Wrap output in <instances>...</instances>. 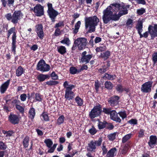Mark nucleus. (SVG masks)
Returning a JSON list of instances; mask_svg holds the SVG:
<instances>
[{"instance_id": "nucleus-1", "label": "nucleus", "mask_w": 157, "mask_h": 157, "mask_svg": "<svg viewBox=\"0 0 157 157\" xmlns=\"http://www.w3.org/2000/svg\"><path fill=\"white\" fill-rule=\"evenodd\" d=\"M119 5L114 3L109 6L103 12V20L105 24L108 23L110 20L117 21L119 17L116 16V11L118 10Z\"/></svg>"}, {"instance_id": "nucleus-2", "label": "nucleus", "mask_w": 157, "mask_h": 157, "mask_svg": "<svg viewBox=\"0 0 157 157\" xmlns=\"http://www.w3.org/2000/svg\"><path fill=\"white\" fill-rule=\"evenodd\" d=\"M85 26L86 29L89 28L88 32L91 33L95 31L99 20L96 16L87 17L85 18Z\"/></svg>"}, {"instance_id": "nucleus-3", "label": "nucleus", "mask_w": 157, "mask_h": 157, "mask_svg": "<svg viewBox=\"0 0 157 157\" xmlns=\"http://www.w3.org/2000/svg\"><path fill=\"white\" fill-rule=\"evenodd\" d=\"M69 82L65 81L63 84L64 88L65 89L64 98L67 100H70L73 99L75 94L72 91V89L75 87V86L73 84H69Z\"/></svg>"}, {"instance_id": "nucleus-4", "label": "nucleus", "mask_w": 157, "mask_h": 157, "mask_svg": "<svg viewBox=\"0 0 157 157\" xmlns=\"http://www.w3.org/2000/svg\"><path fill=\"white\" fill-rule=\"evenodd\" d=\"M22 16L23 14L20 11H15L12 15L10 13H7L5 15L8 20L11 21L14 24L17 23L18 20L22 18Z\"/></svg>"}, {"instance_id": "nucleus-5", "label": "nucleus", "mask_w": 157, "mask_h": 157, "mask_svg": "<svg viewBox=\"0 0 157 157\" xmlns=\"http://www.w3.org/2000/svg\"><path fill=\"white\" fill-rule=\"evenodd\" d=\"M102 112V106L100 104L94 106L93 109L89 112V117L93 119L95 117L100 116Z\"/></svg>"}, {"instance_id": "nucleus-6", "label": "nucleus", "mask_w": 157, "mask_h": 157, "mask_svg": "<svg viewBox=\"0 0 157 157\" xmlns=\"http://www.w3.org/2000/svg\"><path fill=\"white\" fill-rule=\"evenodd\" d=\"M102 142V139L99 137L98 140H91L88 144L87 147V151L90 152H94L97 148V146H100Z\"/></svg>"}, {"instance_id": "nucleus-7", "label": "nucleus", "mask_w": 157, "mask_h": 157, "mask_svg": "<svg viewBox=\"0 0 157 157\" xmlns=\"http://www.w3.org/2000/svg\"><path fill=\"white\" fill-rule=\"evenodd\" d=\"M87 42V40H75L71 50H75L78 47L79 50H82L86 45Z\"/></svg>"}, {"instance_id": "nucleus-8", "label": "nucleus", "mask_w": 157, "mask_h": 157, "mask_svg": "<svg viewBox=\"0 0 157 157\" xmlns=\"http://www.w3.org/2000/svg\"><path fill=\"white\" fill-rule=\"evenodd\" d=\"M119 5L118 7V10L116 11V13L119 12L118 14L116 13V16L119 17V19L120 17L128 13V8H129L128 6H125L123 4H120L117 3Z\"/></svg>"}, {"instance_id": "nucleus-9", "label": "nucleus", "mask_w": 157, "mask_h": 157, "mask_svg": "<svg viewBox=\"0 0 157 157\" xmlns=\"http://www.w3.org/2000/svg\"><path fill=\"white\" fill-rule=\"evenodd\" d=\"M153 82L148 81L145 82L141 86V91L143 93H149L151 92Z\"/></svg>"}, {"instance_id": "nucleus-10", "label": "nucleus", "mask_w": 157, "mask_h": 157, "mask_svg": "<svg viewBox=\"0 0 157 157\" xmlns=\"http://www.w3.org/2000/svg\"><path fill=\"white\" fill-rule=\"evenodd\" d=\"M48 12L50 17L52 21H54L55 18L58 14V12L55 11L52 7V4L51 3L48 4Z\"/></svg>"}, {"instance_id": "nucleus-11", "label": "nucleus", "mask_w": 157, "mask_h": 157, "mask_svg": "<svg viewBox=\"0 0 157 157\" xmlns=\"http://www.w3.org/2000/svg\"><path fill=\"white\" fill-rule=\"evenodd\" d=\"M45 63V61L43 59L40 60L37 65V70L42 72L48 71H49L50 69L49 65H47L48 66L47 68H44V66Z\"/></svg>"}, {"instance_id": "nucleus-12", "label": "nucleus", "mask_w": 157, "mask_h": 157, "mask_svg": "<svg viewBox=\"0 0 157 157\" xmlns=\"http://www.w3.org/2000/svg\"><path fill=\"white\" fill-rule=\"evenodd\" d=\"M8 120L11 123L15 125L19 123L20 119L17 115L11 113L8 117Z\"/></svg>"}, {"instance_id": "nucleus-13", "label": "nucleus", "mask_w": 157, "mask_h": 157, "mask_svg": "<svg viewBox=\"0 0 157 157\" xmlns=\"http://www.w3.org/2000/svg\"><path fill=\"white\" fill-rule=\"evenodd\" d=\"M142 24L143 22L141 20H139L136 26V28L138 30V33L140 35V38H142V37H144V38H146L148 36V32H145L143 35H142L141 34L142 31Z\"/></svg>"}, {"instance_id": "nucleus-14", "label": "nucleus", "mask_w": 157, "mask_h": 157, "mask_svg": "<svg viewBox=\"0 0 157 157\" xmlns=\"http://www.w3.org/2000/svg\"><path fill=\"white\" fill-rule=\"evenodd\" d=\"M87 52L86 51L83 52L82 54L81 58V61L82 63L87 64L89 63L92 57V55L88 54L86 55Z\"/></svg>"}, {"instance_id": "nucleus-15", "label": "nucleus", "mask_w": 157, "mask_h": 157, "mask_svg": "<svg viewBox=\"0 0 157 157\" xmlns=\"http://www.w3.org/2000/svg\"><path fill=\"white\" fill-rule=\"evenodd\" d=\"M35 15L37 16H41L44 14V8L41 5L37 4L34 8Z\"/></svg>"}, {"instance_id": "nucleus-16", "label": "nucleus", "mask_w": 157, "mask_h": 157, "mask_svg": "<svg viewBox=\"0 0 157 157\" xmlns=\"http://www.w3.org/2000/svg\"><path fill=\"white\" fill-rule=\"evenodd\" d=\"M148 31L150 34L151 38L153 39L157 36V25L153 26L150 25L148 28Z\"/></svg>"}, {"instance_id": "nucleus-17", "label": "nucleus", "mask_w": 157, "mask_h": 157, "mask_svg": "<svg viewBox=\"0 0 157 157\" xmlns=\"http://www.w3.org/2000/svg\"><path fill=\"white\" fill-rule=\"evenodd\" d=\"M120 98L118 96L114 95L111 97L108 100V102L112 106H114L118 105Z\"/></svg>"}, {"instance_id": "nucleus-18", "label": "nucleus", "mask_w": 157, "mask_h": 157, "mask_svg": "<svg viewBox=\"0 0 157 157\" xmlns=\"http://www.w3.org/2000/svg\"><path fill=\"white\" fill-rule=\"evenodd\" d=\"M118 113H117L115 110H112L110 115V118L116 122L121 123V120L118 116Z\"/></svg>"}, {"instance_id": "nucleus-19", "label": "nucleus", "mask_w": 157, "mask_h": 157, "mask_svg": "<svg viewBox=\"0 0 157 157\" xmlns=\"http://www.w3.org/2000/svg\"><path fill=\"white\" fill-rule=\"evenodd\" d=\"M157 137L156 136L151 135L149 137V140L147 143L151 148L154 147L156 144H157Z\"/></svg>"}, {"instance_id": "nucleus-20", "label": "nucleus", "mask_w": 157, "mask_h": 157, "mask_svg": "<svg viewBox=\"0 0 157 157\" xmlns=\"http://www.w3.org/2000/svg\"><path fill=\"white\" fill-rule=\"evenodd\" d=\"M43 28L42 25L40 24H38L36 26V31L40 39H43L44 36Z\"/></svg>"}, {"instance_id": "nucleus-21", "label": "nucleus", "mask_w": 157, "mask_h": 157, "mask_svg": "<svg viewBox=\"0 0 157 157\" xmlns=\"http://www.w3.org/2000/svg\"><path fill=\"white\" fill-rule=\"evenodd\" d=\"M10 80H7L2 84L0 87V91L2 94H3L6 91L10 85Z\"/></svg>"}, {"instance_id": "nucleus-22", "label": "nucleus", "mask_w": 157, "mask_h": 157, "mask_svg": "<svg viewBox=\"0 0 157 157\" xmlns=\"http://www.w3.org/2000/svg\"><path fill=\"white\" fill-rule=\"evenodd\" d=\"M16 31L15 27H13L8 31V38H12V39H16Z\"/></svg>"}, {"instance_id": "nucleus-23", "label": "nucleus", "mask_w": 157, "mask_h": 157, "mask_svg": "<svg viewBox=\"0 0 157 157\" xmlns=\"http://www.w3.org/2000/svg\"><path fill=\"white\" fill-rule=\"evenodd\" d=\"M36 115V110L33 107H31L28 112V117L32 121H33Z\"/></svg>"}, {"instance_id": "nucleus-24", "label": "nucleus", "mask_w": 157, "mask_h": 157, "mask_svg": "<svg viewBox=\"0 0 157 157\" xmlns=\"http://www.w3.org/2000/svg\"><path fill=\"white\" fill-rule=\"evenodd\" d=\"M115 75H110L107 73H105L102 76V78L105 79L113 80L115 79L116 77Z\"/></svg>"}, {"instance_id": "nucleus-25", "label": "nucleus", "mask_w": 157, "mask_h": 157, "mask_svg": "<svg viewBox=\"0 0 157 157\" xmlns=\"http://www.w3.org/2000/svg\"><path fill=\"white\" fill-rule=\"evenodd\" d=\"M117 149L115 147H113L109 150L106 154V157H114L116 155L115 153L117 152Z\"/></svg>"}, {"instance_id": "nucleus-26", "label": "nucleus", "mask_w": 157, "mask_h": 157, "mask_svg": "<svg viewBox=\"0 0 157 157\" xmlns=\"http://www.w3.org/2000/svg\"><path fill=\"white\" fill-rule=\"evenodd\" d=\"M50 76L48 74L44 75L43 74H40L37 77V79L40 82H42L45 81L47 78H49Z\"/></svg>"}, {"instance_id": "nucleus-27", "label": "nucleus", "mask_w": 157, "mask_h": 157, "mask_svg": "<svg viewBox=\"0 0 157 157\" xmlns=\"http://www.w3.org/2000/svg\"><path fill=\"white\" fill-rule=\"evenodd\" d=\"M110 55V52L109 51H106L101 53L100 57L103 59L104 60H106L109 58Z\"/></svg>"}, {"instance_id": "nucleus-28", "label": "nucleus", "mask_w": 157, "mask_h": 157, "mask_svg": "<svg viewBox=\"0 0 157 157\" xmlns=\"http://www.w3.org/2000/svg\"><path fill=\"white\" fill-rule=\"evenodd\" d=\"M40 117H42L43 119L41 118V120L42 121H50L49 117L48 115L47 112H45L44 111L41 114Z\"/></svg>"}, {"instance_id": "nucleus-29", "label": "nucleus", "mask_w": 157, "mask_h": 157, "mask_svg": "<svg viewBox=\"0 0 157 157\" xmlns=\"http://www.w3.org/2000/svg\"><path fill=\"white\" fill-rule=\"evenodd\" d=\"M29 137L28 136H26L23 139L22 144L25 148L27 147L29 145Z\"/></svg>"}, {"instance_id": "nucleus-30", "label": "nucleus", "mask_w": 157, "mask_h": 157, "mask_svg": "<svg viewBox=\"0 0 157 157\" xmlns=\"http://www.w3.org/2000/svg\"><path fill=\"white\" fill-rule=\"evenodd\" d=\"M107 124V122L106 121H104L103 122H102L99 121L98 125V129L99 130H101L105 128Z\"/></svg>"}, {"instance_id": "nucleus-31", "label": "nucleus", "mask_w": 157, "mask_h": 157, "mask_svg": "<svg viewBox=\"0 0 157 157\" xmlns=\"http://www.w3.org/2000/svg\"><path fill=\"white\" fill-rule=\"evenodd\" d=\"M24 72L23 68L21 66H19L16 71V75L17 77L21 76Z\"/></svg>"}, {"instance_id": "nucleus-32", "label": "nucleus", "mask_w": 157, "mask_h": 157, "mask_svg": "<svg viewBox=\"0 0 157 157\" xmlns=\"http://www.w3.org/2000/svg\"><path fill=\"white\" fill-rule=\"evenodd\" d=\"M57 51L61 55H63L67 52L65 47L63 46H60L58 47Z\"/></svg>"}, {"instance_id": "nucleus-33", "label": "nucleus", "mask_w": 157, "mask_h": 157, "mask_svg": "<svg viewBox=\"0 0 157 157\" xmlns=\"http://www.w3.org/2000/svg\"><path fill=\"white\" fill-rule=\"evenodd\" d=\"M75 99L76 102L77 103L78 106H81L83 105V99L78 96H76Z\"/></svg>"}, {"instance_id": "nucleus-34", "label": "nucleus", "mask_w": 157, "mask_h": 157, "mask_svg": "<svg viewBox=\"0 0 157 157\" xmlns=\"http://www.w3.org/2000/svg\"><path fill=\"white\" fill-rule=\"evenodd\" d=\"M132 135V134L129 133L124 136L122 138V143L124 144L126 142L131 138Z\"/></svg>"}, {"instance_id": "nucleus-35", "label": "nucleus", "mask_w": 157, "mask_h": 157, "mask_svg": "<svg viewBox=\"0 0 157 157\" xmlns=\"http://www.w3.org/2000/svg\"><path fill=\"white\" fill-rule=\"evenodd\" d=\"M65 117L63 115L60 116L57 120V124L60 125L63 123L64 121Z\"/></svg>"}, {"instance_id": "nucleus-36", "label": "nucleus", "mask_w": 157, "mask_h": 157, "mask_svg": "<svg viewBox=\"0 0 157 157\" xmlns=\"http://www.w3.org/2000/svg\"><path fill=\"white\" fill-rule=\"evenodd\" d=\"M152 61L153 64H155L157 62V51L154 52H153L152 55Z\"/></svg>"}, {"instance_id": "nucleus-37", "label": "nucleus", "mask_w": 157, "mask_h": 157, "mask_svg": "<svg viewBox=\"0 0 157 157\" xmlns=\"http://www.w3.org/2000/svg\"><path fill=\"white\" fill-rule=\"evenodd\" d=\"M104 85L105 88L108 90H111L113 88V84L110 81H106Z\"/></svg>"}, {"instance_id": "nucleus-38", "label": "nucleus", "mask_w": 157, "mask_h": 157, "mask_svg": "<svg viewBox=\"0 0 157 157\" xmlns=\"http://www.w3.org/2000/svg\"><path fill=\"white\" fill-rule=\"evenodd\" d=\"M44 142L46 144V146L48 148H50L53 144V142L50 139H45Z\"/></svg>"}, {"instance_id": "nucleus-39", "label": "nucleus", "mask_w": 157, "mask_h": 157, "mask_svg": "<svg viewBox=\"0 0 157 157\" xmlns=\"http://www.w3.org/2000/svg\"><path fill=\"white\" fill-rule=\"evenodd\" d=\"M98 130L93 126H92L91 128L89 129L88 132L91 135H94L97 132Z\"/></svg>"}, {"instance_id": "nucleus-40", "label": "nucleus", "mask_w": 157, "mask_h": 157, "mask_svg": "<svg viewBox=\"0 0 157 157\" xmlns=\"http://www.w3.org/2000/svg\"><path fill=\"white\" fill-rule=\"evenodd\" d=\"M120 116L121 117L122 120L127 117V115L126 113V111L125 110L123 111H121L118 113Z\"/></svg>"}, {"instance_id": "nucleus-41", "label": "nucleus", "mask_w": 157, "mask_h": 157, "mask_svg": "<svg viewBox=\"0 0 157 157\" xmlns=\"http://www.w3.org/2000/svg\"><path fill=\"white\" fill-rule=\"evenodd\" d=\"M116 134L117 132H115L108 135L107 136V137L109 140L111 141H113L115 139Z\"/></svg>"}, {"instance_id": "nucleus-42", "label": "nucleus", "mask_w": 157, "mask_h": 157, "mask_svg": "<svg viewBox=\"0 0 157 157\" xmlns=\"http://www.w3.org/2000/svg\"><path fill=\"white\" fill-rule=\"evenodd\" d=\"M59 83V82L58 81L50 80L46 82L47 85L49 86H52L56 85Z\"/></svg>"}, {"instance_id": "nucleus-43", "label": "nucleus", "mask_w": 157, "mask_h": 157, "mask_svg": "<svg viewBox=\"0 0 157 157\" xmlns=\"http://www.w3.org/2000/svg\"><path fill=\"white\" fill-rule=\"evenodd\" d=\"M12 43L11 49L12 52H13L14 54H16V40H12Z\"/></svg>"}, {"instance_id": "nucleus-44", "label": "nucleus", "mask_w": 157, "mask_h": 157, "mask_svg": "<svg viewBox=\"0 0 157 157\" xmlns=\"http://www.w3.org/2000/svg\"><path fill=\"white\" fill-rule=\"evenodd\" d=\"M112 110L111 108H103L102 112H103L105 114L107 115L109 114L110 115Z\"/></svg>"}, {"instance_id": "nucleus-45", "label": "nucleus", "mask_w": 157, "mask_h": 157, "mask_svg": "<svg viewBox=\"0 0 157 157\" xmlns=\"http://www.w3.org/2000/svg\"><path fill=\"white\" fill-rule=\"evenodd\" d=\"M145 133V130L143 129H140L138 132V137L139 138H142L144 136Z\"/></svg>"}, {"instance_id": "nucleus-46", "label": "nucleus", "mask_w": 157, "mask_h": 157, "mask_svg": "<svg viewBox=\"0 0 157 157\" xmlns=\"http://www.w3.org/2000/svg\"><path fill=\"white\" fill-rule=\"evenodd\" d=\"M81 25V22L80 21H78L75 24V28L74 29L73 32L74 33H76L78 32Z\"/></svg>"}, {"instance_id": "nucleus-47", "label": "nucleus", "mask_w": 157, "mask_h": 157, "mask_svg": "<svg viewBox=\"0 0 157 157\" xmlns=\"http://www.w3.org/2000/svg\"><path fill=\"white\" fill-rule=\"evenodd\" d=\"M15 107L16 109L18 110L19 112L21 114H23L24 113V108L19 105H15Z\"/></svg>"}, {"instance_id": "nucleus-48", "label": "nucleus", "mask_w": 157, "mask_h": 157, "mask_svg": "<svg viewBox=\"0 0 157 157\" xmlns=\"http://www.w3.org/2000/svg\"><path fill=\"white\" fill-rule=\"evenodd\" d=\"M42 96L39 93H36L35 94V98L36 101H41L42 100Z\"/></svg>"}, {"instance_id": "nucleus-49", "label": "nucleus", "mask_w": 157, "mask_h": 157, "mask_svg": "<svg viewBox=\"0 0 157 157\" xmlns=\"http://www.w3.org/2000/svg\"><path fill=\"white\" fill-rule=\"evenodd\" d=\"M77 69L75 67H71L70 68V73L72 75H74L77 73Z\"/></svg>"}, {"instance_id": "nucleus-50", "label": "nucleus", "mask_w": 157, "mask_h": 157, "mask_svg": "<svg viewBox=\"0 0 157 157\" xmlns=\"http://www.w3.org/2000/svg\"><path fill=\"white\" fill-rule=\"evenodd\" d=\"M123 86L122 85L119 84L117 85L116 86V89L119 93H122L123 92Z\"/></svg>"}, {"instance_id": "nucleus-51", "label": "nucleus", "mask_w": 157, "mask_h": 157, "mask_svg": "<svg viewBox=\"0 0 157 157\" xmlns=\"http://www.w3.org/2000/svg\"><path fill=\"white\" fill-rule=\"evenodd\" d=\"M101 86V83L97 80L95 82L94 86L96 92H98L99 90V88Z\"/></svg>"}, {"instance_id": "nucleus-52", "label": "nucleus", "mask_w": 157, "mask_h": 157, "mask_svg": "<svg viewBox=\"0 0 157 157\" xmlns=\"http://www.w3.org/2000/svg\"><path fill=\"white\" fill-rule=\"evenodd\" d=\"M101 148L102 151V155H106L108 151L106 147V146L104 145V144H102V146L101 147Z\"/></svg>"}, {"instance_id": "nucleus-53", "label": "nucleus", "mask_w": 157, "mask_h": 157, "mask_svg": "<svg viewBox=\"0 0 157 157\" xmlns=\"http://www.w3.org/2000/svg\"><path fill=\"white\" fill-rule=\"evenodd\" d=\"M107 70H108L105 68V65H104L102 66L101 68H99L98 70V71L100 73L103 74Z\"/></svg>"}, {"instance_id": "nucleus-54", "label": "nucleus", "mask_w": 157, "mask_h": 157, "mask_svg": "<svg viewBox=\"0 0 157 157\" xmlns=\"http://www.w3.org/2000/svg\"><path fill=\"white\" fill-rule=\"evenodd\" d=\"M127 123L131 125H136L137 124V120L136 119H132L128 121Z\"/></svg>"}, {"instance_id": "nucleus-55", "label": "nucleus", "mask_w": 157, "mask_h": 157, "mask_svg": "<svg viewBox=\"0 0 157 157\" xmlns=\"http://www.w3.org/2000/svg\"><path fill=\"white\" fill-rule=\"evenodd\" d=\"M114 128V125L110 123H108L107 122V124L106 125L105 128L109 130H113Z\"/></svg>"}, {"instance_id": "nucleus-56", "label": "nucleus", "mask_w": 157, "mask_h": 157, "mask_svg": "<svg viewBox=\"0 0 157 157\" xmlns=\"http://www.w3.org/2000/svg\"><path fill=\"white\" fill-rule=\"evenodd\" d=\"M51 76L52 77V79L53 80H57L59 78L58 75L55 73V71H53L51 74Z\"/></svg>"}, {"instance_id": "nucleus-57", "label": "nucleus", "mask_w": 157, "mask_h": 157, "mask_svg": "<svg viewBox=\"0 0 157 157\" xmlns=\"http://www.w3.org/2000/svg\"><path fill=\"white\" fill-rule=\"evenodd\" d=\"M7 148V146L2 141H0V149L5 150Z\"/></svg>"}, {"instance_id": "nucleus-58", "label": "nucleus", "mask_w": 157, "mask_h": 157, "mask_svg": "<svg viewBox=\"0 0 157 157\" xmlns=\"http://www.w3.org/2000/svg\"><path fill=\"white\" fill-rule=\"evenodd\" d=\"M105 49V46H100L99 47H97L96 49V52H103Z\"/></svg>"}, {"instance_id": "nucleus-59", "label": "nucleus", "mask_w": 157, "mask_h": 157, "mask_svg": "<svg viewBox=\"0 0 157 157\" xmlns=\"http://www.w3.org/2000/svg\"><path fill=\"white\" fill-rule=\"evenodd\" d=\"M27 97V96L25 94H22L20 96L21 100L22 101H25L26 100Z\"/></svg>"}, {"instance_id": "nucleus-60", "label": "nucleus", "mask_w": 157, "mask_h": 157, "mask_svg": "<svg viewBox=\"0 0 157 157\" xmlns=\"http://www.w3.org/2000/svg\"><path fill=\"white\" fill-rule=\"evenodd\" d=\"M126 25L128 27H132L133 25V21L131 19H128L126 22Z\"/></svg>"}, {"instance_id": "nucleus-61", "label": "nucleus", "mask_w": 157, "mask_h": 157, "mask_svg": "<svg viewBox=\"0 0 157 157\" xmlns=\"http://www.w3.org/2000/svg\"><path fill=\"white\" fill-rule=\"evenodd\" d=\"M145 12V10L143 8H140L137 10V13L139 15H141L143 14Z\"/></svg>"}, {"instance_id": "nucleus-62", "label": "nucleus", "mask_w": 157, "mask_h": 157, "mask_svg": "<svg viewBox=\"0 0 157 157\" xmlns=\"http://www.w3.org/2000/svg\"><path fill=\"white\" fill-rule=\"evenodd\" d=\"M128 150V146L125 145L124 146V148L121 150V153L123 155H124L126 154L127 152V151Z\"/></svg>"}, {"instance_id": "nucleus-63", "label": "nucleus", "mask_w": 157, "mask_h": 157, "mask_svg": "<svg viewBox=\"0 0 157 157\" xmlns=\"http://www.w3.org/2000/svg\"><path fill=\"white\" fill-rule=\"evenodd\" d=\"M70 40H62L60 42L63 44H65L67 46H69L70 44Z\"/></svg>"}, {"instance_id": "nucleus-64", "label": "nucleus", "mask_w": 157, "mask_h": 157, "mask_svg": "<svg viewBox=\"0 0 157 157\" xmlns=\"http://www.w3.org/2000/svg\"><path fill=\"white\" fill-rule=\"evenodd\" d=\"M11 103L12 104H15V105H19L21 103L20 101L17 99L13 100L12 101Z\"/></svg>"}]
</instances>
